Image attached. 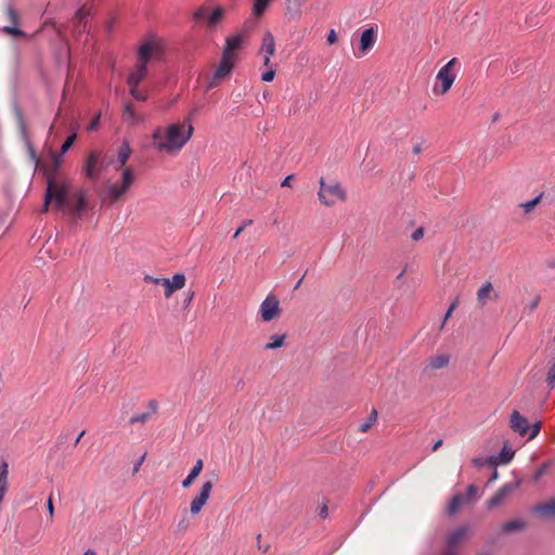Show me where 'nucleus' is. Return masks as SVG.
Here are the masks:
<instances>
[{
	"label": "nucleus",
	"instance_id": "1",
	"mask_svg": "<svg viewBox=\"0 0 555 555\" xmlns=\"http://www.w3.org/2000/svg\"><path fill=\"white\" fill-rule=\"evenodd\" d=\"M194 128L190 122L171 124L167 128L157 127L152 134V144L167 154H177L193 135Z\"/></svg>",
	"mask_w": 555,
	"mask_h": 555
},
{
	"label": "nucleus",
	"instance_id": "2",
	"mask_svg": "<svg viewBox=\"0 0 555 555\" xmlns=\"http://www.w3.org/2000/svg\"><path fill=\"white\" fill-rule=\"evenodd\" d=\"M48 186L44 195L43 211L49 209V205L53 202V207L57 210L70 208V199L68 197L69 185L65 181L57 179L47 180Z\"/></svg>",
	"mask_w": 555,
	"mask_h": 555
},
{
	"label": "nucleus",
	"instance_id": "3",
	"mask_svg": "<svg viewBox=\"0 0 555 555\" xmlns=\"http://www.w3.org/2000/svg\"><path fill=\"white\" fill-rule=\"evenodd\" d=\"M164 55V44L162 39L151 36L143 40L137 51V61L147 64L152 61H160Z\"/></svg>",
	"mask_w": 555,
	"mask_h": 555
},
{
	"label": "nucleus",
	"instance_id": "4",
	"mask_svg": "<svg viewBox=\"0 0 555 555\" xmlns=\"http://www.w3.org/2000/svg\"><path fill=\"white\" fill-rule=\"evenodd\" d=\"M318 196L320 202L326 207H331L336 205L338 202L346 201V193L343 186L338 182L327 184L323 178L320 180Z\"/></svg>",
	"mask_w": 555,
	"mask_h": 555
},
{
	"label": "nucleus",
	"instance_id": "5",
	"mask_svg": "<svg viewBox=\"0 0 555 555\" xmlns=\"http://www.w3.org/2000/svg\"><path fill=\"white\" fill-rule=\"evenodd\" d=\"M133 181V171L131 168L128 167L122 171V183L120 185L109 184L102 196V202L107 204H114L129 191Z\"/></svg>",
	"mask_w": 555,
	"mask_h": 555
},
{
	"label": "nucleus",
	"instance_id": "6",
	"mask_svg": "<svg viewBox=\"0 0 555 555\" xmlns=\"http://www.w3.org/2000/svg\"><path fill=\"white\" fill-rule=\"evenodd\" d=\"M457 63V60L453 57L444 66H442L437 74V81L440 86L435 85L434 92L439 94H446L452 87L456 75L453 73V67Z\"/></svg>",
	"mask_w": 555,
	"mask_h": 555
},
{
	"label": "nucleus",
	"instance_id": "7",
	"mask_svg": "<svg viewBox=\"0 0 555 555\" xmlns=\"http://www.w3.org/2000/svg\"><path fill=\"white\" fill-rule=\"evenodd\" d=\"M472 534V528L468 525H462L450 531L446 537V547L443 552H456Z\"/></svg>",
	"mask_w": 555,
	"mask_h": 555
},
{
	"label": "nucleus",
	"instance_id": "8",
	"mask_svg": "<svg viewBox=\"0 0 555 555\" xmlns=\"http://www.w3.org/2000/svg\"><path fill=\"white\" fill-rule=\"evenodd\" d=\"M259 313L264 322L279 319L282 313V309L276 296L268 295L260 305Z\"/></svg>",
	"mask_w": 555,
	"mask_h": 555
},
{
	"label": "nucleus",
	"instance_id": "9",
	"mask_svg": "<svg viewBox=\"0 0 555 555\" xmlns=\"http://www.w3.org/2000/svg\"><path fill=\"white\" fill-rule=\"evenodd\" d=\"M146 279L153 281L155 284H160L165 287V297L169 298L171 295L181 288L185 286V275L183 273H176L171 280L166 278H151L147 276Z\"/></svg>",
	"mask_w": 555,
	"mask_h": 555
},
{
	"label": "nucleus",
	"instance_id": "10",
	"mask_svg": "<svg viewBox=\"0 0 555 555\" xmlns=\"http://www.w3.org/2000/svg\"><path fill=\"white\" fill-rule=\"evenodd\" d=\"M212 487L214 483L211 480H207L202 485L199 493L192 500L190 504V512L192 515H197L201 513L210 498Z\"/></svg>",
	"mask_w": 555,
	"mask_h": 555
},
{
	"label": "nucleus",
	"instance_id": "11",
	"mask_svg": "<svg viewBox=\"0 0 555 555\" xmlns=\"http://www.w3.org/2000/svg\"><path fill=\"white\" fill-rule=\"evenodd\" d=\"M450 354L446 352H437L436 354L430 356L426 360L423 373L425 375H430L433 371L446 369L450 363Z\"/></svg>",
	"mask_w": 555,
	"mask_h": 555
},
{
	"label": "nucleus",
	"instance_id": "12",
	"mask_svg": "<svg viewBox=\"0 0 555 555\" xmlns=\"http://www.w3.org/2000/svg\"><path fill=\"white\" fill-rule=\"evenodd\" d=\"M377 30L374 27L366 28L362 31L360 38L358 57L364 56L369 51L373 49L377 41Z\"/></svg>",
	"mask_w": 555,
	"mask_h": 555
},
{
	"label": "nucleus",
	"instance_id": "13",
	"mask_svg": "<svg viewBox=\"0 0 555 555\" xmlns=\"http://www.w3.org/2000/svg\"><path fill=\"white\" fill-rule=\"evenodd\" d=\"M235 60L236 59H234L233 56L222 53L220 64L218 65L216 72L214 74V78H212L214 81L210 83V87L214 86L216 80H220V79L227 77L232 72L234 64H235Z\"/></svg>",
	"mask_w": 555,
	"mask_h": 555
},
{
	"label": "nucleus",
	"instance_id": "14",
	"mask_svg": "<svg viewBox=\"0 0 555 555\" xmlns=\"http://www.w3.org/2000/svg\"><path fill=\"white\" fill-rule=\"evenodd\" d=\"M101 158V152L98 151H91L88 155V158L83 165V173L87 178L91 180H96L99 177L98 164Z\"/></svg>",
	"mask_w": 555,
	"mask_h": 555
},
{
	"label": "nucleus",
	"instance_id": "15",
	"mask_svg": "<svg viewBox=\"0 0 555 555\" xmlns=\"http://www.w3.org/2000/svg\"><path fill=\"white\" fill-rule=\"evenodd\" d=\"M149 74L147 66L137 61L134 68L131 70L127 78L129 87H139Z\"/></svg>",
	"mask_w": 555,
	"mask_h": 555
},
{
	"label": "nucleus",
	"instance_id": "16",
	"mask_svg": "<svg viewBox=\"0 0 555 555\" xmlns=\"http://www.w3.org/2000/svg\"><path fill=\"white\" fill-rule=\"evenodd\" d=\"M517 488V483H505L502 486L495 494L488 501L489 508H493L500 505L508 494H511Z\"/></svg>",
	"mask_w": 555,
	"mask_h": 555
},
{
	"label": "nucleus",
	"instance_id": "17",
	"mask_svg": "<svg viewBox=\"0 0 555 555\" xmlns=\"http://www.w3.org/2000/svg\"><path fill=\"white\" fill-rule=\"evenodd\" d=\"M511 428L518 433L520 436H525L529 430L528 420L522 416L518 411H514L511 415Z\"/></svg>",
	"mask_w": 555,
	"mask_h": 555
},
{
	"label": "nucleus",
	"instance_id": "18",
	"mask_svg": "<svg viewBox=\"0 0 555 555\" xmlns=\"http://www.w3.org/2000/svg\"><path fill=\"white\" fill-rule=\"evenodd\" d=\"M7 14L12 25L4 26L3 31L10 36H23L26 37L27 35L20 28H17L18 24V15L16 11L12 7L7 8Z\"/></svg>",
	"mask_w": 555,
	"mask_h": 555
},
{
	"label": "nucleus",
	"instance_id": "19",
	"mask_svg": "<svg viewBox=\"0 0 555 555\" xmlns=\"http://www.w3.org/2000/svg\"><path fill=\"white\" fill-rule=\"evenodd\" d=\"M243 43H244V36L242 34H237L232 37H228L225 39V46H224L222 53L236 59V51L243 47Z\"/></svg>",
	"mask_w": 555,
	"mask_h": 555
},
{
	"label": "nucleus",
	"instance_id": "20",
	"mask_svg": "<svg viewBox=\"0 0 555 555\" xmlns=\"http://www.w3.org/2000/svg\"><path fill=\"white\" fill-rule=\"evenodd\" d=\"M63 155L62 154H56V153H52V162L49 166H46L43 168V171H44V176L47 177V180L49 179H56V176H57V172L62 166V163H63Z\"/></svg>",
	"mask_w": 555,
	"mask_h": 555
},
{
	"label": "nucleus",
	"instance_id": "21",
	"mask_svg": "<svg viewBox=\"0 0 555 555\" xmlns=\"http://www.w3.org/2000/svg\"><path fill=\"white\" fill-rule=\"evenodd\" d=\"M309 0H286L285 15L298 20L301 15V5Z\"/></svg>",
	"mask_w": 555,
	"mask_h": 555
},
{
	"label": "nucleus",
	"instance_id": "22",
	"mask_svg": "<svg viewBox=\"0 0 555 555\" xmlns=\"http://www.w3.org/2000/svg\"><path fill=\"white\" fill-rule=\"evenodd\" d=\"M533 512L543 518H555V499L537 505Z\"/></svg>",
	"mask_w": 555,
	"mask_h": 555
},
{
	"label": "nucleus",
	"instance_id": "23",
	"mask_svg": "<svg viewBox=\"0 0 555 555\" xmlns=\"http://www.w3.org/2000/svg\"><path fill=\"white\" fill-rule=\"evenodd\" d=\"M131 153H132V150L130 147V144L128 142H124L118 150L117 166L115 167L116 170H119L127 164V162L130 158Z\"/></svg>",
	"mask_w": 555,
	"mask_h": 555
},
{
	"label": "nucleus",
	"instance_id": "24",
	"mask_svg": "<svg viewBox=\"0 0 555 555\" xmlns=\"http://www.w3.org/2000/svg\"><path fill=\"white\" fill-rule=\"evenodd\" d=\"M203 466H204L203 460H201V459L197 460L195 465L193 466V468L186 476V478L182 481L183 488H189L194 482V480L198 477V475L203 470Z\"/></svg>",
	"mask_w": 555,
	"mask_h": 555
},
{
	"label": "nucleus",
	"instance_id": "25",
	"mask_svg": "<svg viewBox=\"0 0 555 555\" xmlns=\"http://www.w3.org/2000/svg\"><path fill=\"white\" fill-rule=\"evenodd\" d=\"M261 52L264 55H274L275 53V41L274 37L270 31H267L262 38Z\"/></svg>",
	"mask_w": 555,
	"mask_h": 555
},
{
	"label": "nucleus",
	"instance_id": "26",
	"mask_svg": "<svg viewBox=\"0 0 555 555\" xmlns=\"http://www.w3.org/2000/svg\"><path fill=\"white\" fill-rule=\"evenodd\" d=\"M526 528V522L521 519H514L504 522L501 526V532L502 533H512L516 531H521Z\"/></svg>",
	"mask_w": 555,
	"mask_h": 555
},
{
	"label": "nucleus",
	"instance_id": "27",
	"mask_svg": "<svg viewBox=\"0 0 555 555\" xmlns=\"http://www.w3.org/2000/svg\"><path fill=\"white\" fill-rule=\"evenodd\" d=\"M492 283H485L477 292V299L481 304V306L486 305L487 300L490 297V293L492 292Z\"/></svg>",
	"mask_w": 555,
	"mask_h": 555
},
{
	"label": "nucleus",
	"instance_id": "28",
	"mask_svg": "<svg viewBox=\"0 0 555 555\" xmlns=\"http://www.w3.org/2000/svg\"><path fill=\"white\" fill-rule=\"evenodd\" d=\"M285 340H286V335L285 334L272 335L270 337V341L264 345V349L266 350H272V349L281 348V347H283L285 345Z\"/></svg>",
	"mask_w": 555,
	"mask_h": 555
},
{
	"label": "nucleus",
	"instance_id": "29",
	"mask_svg": "<svg viewBox=\"0 0 555 555\" xmlns=\"http://www.w3.org/2000/svg\"><path fill=\"white\" fill-rule=\"evenodd\" d=\"M86 208V192L80 191L77 196V201L75 204L70 202V208H66L76 214H80Z\"/></svg>",
	"mask_w": 555,
	"mask_h": 555
},
{
	"label": "nucleus",
	"instance_id": "30",
	"mask_svg": "<svg viewBox=\"0 0 555 555\" xmlns=\"http://www.w3.org/2000/svg\"><path fill=\"white\" fill-rule=\"evenodd\" d=\"M377 410L376 409H373L369 415V417L366 418V421L359 427V430L361 433H367L371 427L375 424L376 420H377Z\"/></svg>",
	"mask_w": 555,
	"mask_h": 555
},
{
	"label": "nucleus",
	"instance_id": "31",
	"mask_svg": "<svg viewBox=\"0 0 555 555\" xmlns=\"http://www.w3.org/2000/svg\"><path fill=\"white\" fill-rule=\"evenodd\" d=\"M463 503H464L463 495H461V494L454 495L449 504L448 513L450 515H454L459 511V508L462 506Z\"/></svg>",
	"mask_w": 555,
	"mask_h": 555
},
{
	"label": "nucleus",
	"instance_id": "32",
	"mask_svg": "<svg viewBox=\"0 0 555 555\" xmlns=\"http://www.w3.org/2000/svg\"><path fill=\"white\" fill-rule=\"evenodd\" d=\"M223 15L224 9L220 7L215 9L214 12L208 16V26L214 27L215 25H217L222 20Z\"/></svg>",
	"mask_w": 555,
	"mask_h": 555
},
{
	"label": "nucleus",
	"instance_id": "33",
	"mask_svg": "<svg viewBox=\"0 0 555 555\" xmlns=\"http://www.w3.org/2000/svg\"><path fill=\"white\" fill-rule=\"evenodd\" d=\"M271 0H255L253 7V13L256 16H261L268 8Z\"/></svg>",
	"mask_w": 555,
	"mask_h": 555
},
{
	"label": "nucleus",
	"instance_id": "34",
	"mask_svg": "<svg viewBox=\"0 0 555 555\" xmlns=\"http://www.w3.org/2000/svg\"><path fill=\"white\" fill-rule=\"evenodd\" d=\"M124 117L127 121H138L139 118L134 113L133 105L131 103L126 104L125 111H124Z\"/></svg>",
	"mask_w": 555,
	"mask_h": 555
},
{
	"label": "nucleus",
	"instance_id": "35",
	"mask_svg": "<svg viewBox=\"0 0 555 555\" xmlns=\"http://www.w3.org/2000/svg\"><path fill=\"white\" fill-rule=\"evenodd\" d=\"M543 194H539L532 201L521 203L520 207L525 210L526 214L530 212L542 199Z\"/></svg>",
	"mask_w": 555,
	"mask_h": 555
},
{
	"label": "nucleus",
	"instance_id": "36",
	"mask_svg": "<svg viewBox=\"0 0 555 555\" xmlns=\"http://www.w3.org/2000/svg\"><path fill=\"white\" fill-rule=\"evenodd\" d=\"M130 94L138 101L145 102L147 94L139 89V87H130Z\"/></svg>",
	"mask_w": 555,
	"mask_h": 555
},
{
	"label": "nucleus",
	"instance_id": "37",
	"mask_svg": "<svg viewBox=\"0 0 555 555\" xmlns=\"http://www.w3.org/2000/svg\"><path fill=\"white\" fill-rule=\"evenodd\" d=\"M76 138H77L76 133L70 134L65 140V142L62 144L60 154H62V155L65 154L73 146V144L76 141Z\"/></svg>",
	"mask_w": 555,
	"mask_h": 555
},
{
	"label": "nucleus",
	"instance_id": "38",
	"mask_svg": "<svg viewBox=\"0 0 555 555\" xmlns=\"http://www.w3.org/2000/svg\"><path fill=\"white\" fill-rule=\"evenodd\" d=\"M514 456V451L507 449L506 447L503 448L500 457L502 463H508Z\"/></svg>",
	"mask_w": 555,
	"mask_h": 555
},
{
	"label": "nucleus",
	"instance_id": "39",
	"mask_svg": "<svg viewBox=\"0 0 555 555\" xmlns=\"http://www.w3.org/2000/svg\"><path fill=\"white\" fill-rule=\"evenodd\" d=\"M275 77V69L271 66L267 72L261 75V79L266 82H270Z\"/></svg>",
	"mask_w": 555,
	"mask_h": 555
},
{
	"label": "nucleus",
	"instance_id": "40",
	"mask_svg": "<svg viewBox=\"0 0 555 555\" xmlns=\"http://www.w3.org/2000/svg\"><path fill=\"white\" fill-rule=\"evenodd\" d=\"M547 384L553 387L555 384V361L552 363L548 372H547Z\"/></svg>",
	"mask_w": 555,
	"mask_h": 555
},
{
	"label": "nucleus",
	"instance_id": "41",
	"mask_svg": "<svg viewBox=\"0 0 555 555\" xmlns=\"http://www.w3.org/2000/svg\"><path fill=\"white\" fill-rule=\"evenodd\" d=\"M147 418H149V414L147 413L134 414V415L131 416L129 422L131 424L144 423Z\"/></svg>",
	"mask_w": 555,
	"mask_h": 555
},
{
	"label": "nucleus",
	"instance_id": "42",
	"mask_svg": "<svg viewBox=\"0 0 555 555\" xmlns=\"http://www.w3.org/2000/svg\"><path fill=\"white\" fill-rule=\"evenodd\" d=\"M541 422H537L534 423L531 427L529 426V429H530V435H529V439H533L534 437H537L541 430Z\"/></svg>",
	"mask_w": 555,
	"mask_h": 555
},
{
	"label": "nucleus",
	"instance_id": "43",
	"mask_svg": "<svg viewBox=\"0 0 555 555\" xmlns=\"http://www.w3.org/2000/svg\"><path fill=\"white\" fill-rule=\"evenodd\" d=\"M88 14H89V12L87 10H85L83 8H81L77 12L76 20L78 21V27H81L83 20L87 17Z\"/></svg>",
	"mask_w": 555,
	"mask_h": 555
},
{
	"label": "nucleus",
	"instance_id": "44",
	"mask_svg": "<svg viewBox=\"0 0 555 555\" xmlns=\"http://www.w3.org/2000/svg\"><path fill=\"white\" fill-rule=\"evenodd\" d=\"M207 13H208V11H207L206 8H199L198 10H196L194 12V20L195 21H201V20H203L204 17L207 16Z\"/></svg>",
	"mask_w": 555,
	"mask_h": 555
},
{
	"label": "nucleus",
	"instance_id": "45",
	"mask_svg": "<svg viewBox=\"0 0 555 555\" xmlns=\"http://www.w3.org/2000/svg\"><path fill=\"white\" fill-rule=\"evenodd\" d=\"M47 509L49 512V516L52 519L54 516V505H53V494L51 493L47 501Z\"/></svg>",
	"mask_w": 555,
	"mask_h": 555
},
{
	"label": "nucleus",
	"instance_id": "46",
	"mask_svg": "<svg viewBox=\"0 0 555 555\" xmlns=\"http://www.w3.org/2000/svg\"><path fill=\"white\" fill-rule=\"evenodd\" d=\"M338 40V37H337V34L334 29H331L327 34V37H326V42L328 44H334L336 43Z\"/></svg>",
	"mask_w": 555,
	"mask_h": 555
},
{
	"label": "nucleus",
	"instance_id": "47",
	"mask_svg": "<svg viewBox=\"0 0 555 555\" xmlns=\"http://www.w3.org/2000/svg\"><path fill=\"white\" fill-rule=\"evenodd\" d=\"M550 467V463H543L535 472L534 479H539L542 475L545 474L546 469Z\"/></svg>",
	"mask_w": 555,
	"mask_h": 555
},
{
	"label": "nucleus",
	"instance_id": "48",
	"mask_svg": "<svg viewBox=\"0 0 555 555\" xmlns=\"http://www.w3.org/2000/svg\"><path fill=\"white\" fill-rule=\"evenodd\" d=\"M107 167H108V162H106L105 158L101 156L100 162L98 164L96 171H99V175H100L101 172L105 171L107 169Z\"/></svg>",
	"mask_w": 555,
	"mask_h": 555
},
{
	"label": "nucleus",
	"instance_id": "49",
	"mask_svg": "<svg viewBox=\"0 0 555 555\" xmlns=\"http://www.w3.org/2000/svg\"><path fill=\"white\" fill-rule=\"evenodd\" d=\"M424 236V229L417 228L411 235L413 241H420Z\"/></svg>",
	"mask_w": 555,
	"mask_h": 555
},
{
	"label": "nucleus",
	"instance_id": "50",
	"mask_svg": "<svg viewBox=\"0 0 555 555\" xmlns=\"http://www.w3.org/2000/svg\"><path fill=\"white\" fill-rule=\"evenodd\" d=\"M99 120H100V114H98L93 120L89 124L88 126V130H95L98 128V125H99Z\"/></svg>",
	"mask_w": 555,
	"mask_h": 555
},
{
	"label": "nucleus",
	"instance_id": "51",
	"mask_svg": "<svg viewBox=\"0 0 555 555\" xmlns=\"http://www.w3.org/2000/svg\"><path fill=\"white\" fill-rule=\"evenodd\" d=\"M456 305H457V302H456V301H454V302H452V304H451V306L449 307V309H448V311H447V313H446V315H444V321H443V323H444V322H446V321L451 317L452 312H453V311H454V309L456 308Z\"/></svg>",
	"mask_w": 555,
	"mask_h": 555
},
{
	"label": "nucleus",
	"instance_id": "52",
	"mask_svg": "<svg viewBox=\"0 0 555 555\" xmlns=\"http://www.w3.org/2000/svg\"><path fill=\"white\" fill-rule=\"evenodd\" d=\"M539 302H540V296H535L529 305V310L533 311L534 309H537V307L539 306Z\"/></svg>",
	"mask_w": 555,
	"mask_h": 555
},
{
	"label": "nucleus",
	"instance_id": "53",
	"mask_svg": "<svg viewBox=\"0 0 555 555\" xmlns=\"http://www.w3.org/2000/svg\"><path fill=\"white\" fill-rule=\"evenodd\" d=\"M144 459H145V454L142 455L138 462L134 464V467H133V474H137L139 470H140V467L142 465V463L144 462Z\"/></svg>",
	"mask_w": 555,
	"mask_h": 555
},
{
	"label": "nucleus",
	"instance_id": "54",
	"mask_svg": "<svg viewBox=\"0 0 555 555\" xmlns=\"http://www.w3.org/2000/svg\"><path fill=\"white\" fill-rule=\"evenodd\" d=\"M261 538L262 535L261 534H258L257 535V545H258V548L261 550L263 553L268 552L269 551V545H266V546H262L260 545V542H261Z\"/></svg>",
	"mask_w": 555,
	"mask_h": 555
},
{
	"label": "nucleus",
	"instance_id": "55",
	"mask_svg": "<svg viewBox=\"0 0 555 555\" xmlns=\"http://www.w3.org/2000/svg\"><path fill=\"white\" fill-rule=\"evenodd\" d=\"M477 491V488L474 486V485H470L468 488H467V496L468 498H472L475 495Z\"/></svg>",
	"mask_w": 555,
	"mask_h": 555
},
{
	"label": "nucleus",
	"instance_id": "56",
	"mask_svg": "<svg viewBox=\"0 0 555 555\" xmlns=\"http://www.w3.org/2000/svg\"><path fill=\"white\" fill-rule=\"evenodd\" d=\"M263 65L269 68L273 66L271 64V55H263Z\"/></svg>",
	"mask_w": 555,
	"mask_h": 555
},
{
	"label": "nucleus",
	"instance_id": "57",
	"mask_svg": "<svg viewBox=\"0 0 555 555\" xmlns=\"http://www.w3.org/2000/svg\"><path fill=\"white\" fill-rule=\"evenodd\" d=\"M293 179V176H287L283 181H282V186H291V181Z\"/></svg>",
	"mask_w": 555,
	"mask_h": 555
},
{
	"label": "nucleus",
	"instance_id": "58",
	"mask_svg": "<svg viewBox=\"0 0 555 555\" xmlns=\"http://www.w3.org/2000/svg\"><path fill=\"white\" fill-rule=\"evenodd\" d=\"M178 528L180 530H184L188 528V521L185 519H182L179 524H178Z\"/></svg>",
	"mask_w": 555,
	"mask_h": 555
},
{
	"label": "nucleus",
	"instance_id": "59",
	"mask_svg": "<svg viewBox=\"0 0 555 555\" xmlns=\"http://www.w3.org/2000/svg\"><path fill=\"white\" fill-rule=\"evenodd\" d=\"M320 515L325 518L327 516V506L324 505L321 511H320Z\"/></svg>",
	"mask_w": 555,
	"mask_h": 555
},
{
	"label": "nucleus",
	"instance_id": "60",
	"mask_svg": "<svg viewBox=\"0 0 555 555\" xmlns=\"http://www.w3.org/2000/svg\"><path fill=\"white\" fill-rule=\"evenodd\" d=\"M441 446H442V440L440 439V440H438V441L434 444V447H433V451H434V452H435V451H437Z\"/></svg>",
	"mask_w": 555,
	"mask_h": 555
},
{
	"label": "nucleus",
	"instance_id": "61",
	"mask_svg": "<svg viewBox=\"0 0 555 555\" xmlns=\"http://www.w3.org/2000/svg\"><path fill=\"white\" fill-rule=\"evenodd\" d=\"M243 230H244V225H241V227L236 230V232L234 233L233 237H234V238H236V237L242 233V231H243Z\"/></svg>",
	"mask_w": 555,
	"mask_h": 555
},
{
	"label": "nucleus",
	"instance_id": "62",
	"mask_svg": "<svg viewBox=\"0 0 555 555\" xmlns=\"http://www.w3.org/2000/svg\"><path fill=\"white\" fill-rule=\"evenodd\" d=\"M421 150H422V149H421V146H420V145H416V146H414V149H413V151H414V153H415V154L421 153Z\"/></svg>",
	"mask_w": 555,
	"mask_h": 555
},
{
	"label": "nucleus",
	"instance_id": "63",
	"mask_svg": "<svg viewBox=\"0 0 555 555\" xmlns=\"http://www.w3.org/2000/svg\"><path fill=\"white\" fill-rule=\"evenodd\" d=\"M83 435H85V430H82V431L80 433V435L78 436V438H77V439H76V441H75V444H77V443L80 441V439H81V437H82Z\"/></svg>",
	"mask_w": 555,
	"mask_h": 555
},
{
	"label": "nucleus",
	"instance_id": "64",
	"mask_svg": "<svg viewBox=\"0 0 555 555\" xmlns=\"http://www.w3.org/2000/svg\"><path fill=\"white\" fill-rule=\"evenodd\" d=\"M443 555H459L456 552H443Z\"/></svg>",
	"mask_w": 555,
	"mask_h": 555
}]
</instances>
